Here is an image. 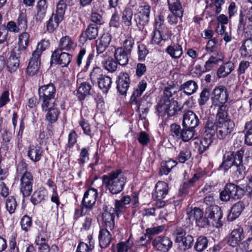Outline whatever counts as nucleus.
I'll use <instances>...</instances> for the list:
<instances>
[{
	"label": "nucleus",
	"mask_w": 252,
	"mask_h": 252,
	"mask_svg": "<svg viewBox=\"0 0 252 252\" xmlns=\"http://www.w3.org/2000/svg\"><path fill=\"white\" fill-rule=\"evenodd\" d=\"M43 111H48L46 119L50 123H55L58 119L60 112L55 108V106L52 107V108H49V109H42Z\"/></svg>",
	"instance_id": "e433bc0d"
},
{
	"label": "nucleus",
	"mask_w": 252,
	"mask_h": 252,
	"mask_svg": "<svg viewBox=\"0 0 252 252\" xmlns=\"http://www.w3.org/2000/svg\"><path fill=\"white\" fill-rule=\"evenodd\" d=\"M42 154V148L39 146H31L29 147L28 155L33 161H37L40 159Z\"/></svg>",
	"instance_id": "c85d7f7f"
},
{
	"label": "nucleus",
	"mask_w": 252,
	"mask_h": 252,
	"mask_svg": "<svg viewBox=\"0 0 252 252\" xmlns=\"http://www.w3.org/2000/svg\"><path fill=\"white\" fill-rule=\"evenodd\" d=\"M243 155L244 151L240 150L235 153L233 152V158H232V160H234V167L237 168V171L240 174L244 171V167L242 164Z\"/></svg>",
	"instance_id": "7c9ffc66"
},
{
	"label": "nucleus",
	"mask_w": 252,
	"mask_h": 252,
	"mask_svg": "<svg viewBox=\"0 0 252 252\" xmlns=\"http://www.w3.org/2000/svg\"><path fill=\"white\" fill-rule=\"evenodd\" d=\"M208 240L205 236H199L194 245L195 250L199 252L204 251L208 246Z\"/></svg>",
	"instance_id": "49530a36"
},
{
	"label": "nucleus",
	"mask_w": 252,
	"mask_h": 252,
	"mask_svg": "<svg viewBox=\"0 0 252 252\" xmlns=\"http://www.w3.org/2000/svg\"><path fill=\"white\" fill-rule=\"evenodd\" d=\"M126 178L121 170L113 171L102 177L103 184L112 194H117L123 189Z\"/></svg>",
	"instance_id": "f257e3e1"
},
{
	"label": "nucleus",
	"mask_w": 252,
	"mask_h": 252,
	"mask_svg": "<svg viewBox=\"0 0 252 252\" xmlns=\"http://www.w3.org/2000/svg\"><path fill=\"white\" fill-rule=\"evenodd\" d=\"M168 186L164 182H158L155 187V192L153 193V198L154 199L161 200L165 198L168 192Z\"/></svg>",
	"instance_id": "dca6fc26"
},
{
	"label": "nucleus",
	"mask_w": 252,
	"mask_h": 252,
	"mask_svg": "<svg viewBox=\"0 0 252 252\" xmlns=\"http://www.w3.org/2000/svg\"><path fill=\"white\" fill-rule=\"evenodd\" d=\"M33 176L31 172H26L20 179V191L24 197L29 196L32 191Z\"/></svg>",
	"instance_id": "0eeeda50"
},
{
	"label": "nucleus",
	"mask_w": 252,
	"mask_h": 252,
	"mask_svg": "<svg viewBox=\"0 0 252 252\" xmlns=\"http://www.w3.org/2000/svg\"><path fill=\"white\" fill-rule=\"evenodd\" d=\"M235 126L232 120L226 121L225 123L218 124L217 137L220 139H224L228 137Z\"/></svg>",
	"instance_id": "1a4fd4ad"
},
{
	"label": "nucleus",
	"mask_w": 252,
	"mask_h": 252,
	"mask_svg": "<svg viewBox=\"0 0 252 252\" xmlns=\"http://www.w3.org/2000/svg\"><path fill=\"white\" fill-rule=\"evenodd\" d=\"M102 70L98 67H94L90 73V78L92 82H98L104 75L102 74Z\"/></svg>",
	"instance_id": "3c124183"
},
{
	"label": "nucleus",
	"mask_w": 252,
	"mask_h": 252,
	"mask_svg": "<svg viewBox=\"0 0 252 252\" xmlns=\"http://www.w3.org/2000/svg\"><path fill=\"white\" fill-rule=\"evenodd\" d=\"M97 196V192L95 189L91 188L89 189L84 194L82 200L83 205L86 208L91 209L95 203Z\"/></svg>",
	"instance_id": "f3484780"
},
{
	"label": "nucleus",
	"mask_w": 252,
	"mask_h": 252,
	"mask_svg": "<svg viewBox=\"0 0 252 252\" xmlns=\"http://www.w3.org/2000/svg\"><path fill=\"white\" fill-rule=\"evenodd\" d=\"M243 230L242 228L239 227L234 229L231 233L228 241V244L232 247L236 246L243 239Z\"/></svg>",
	"instance_id": "a211bd4d"
},
{
	"label": "nucleus",
	"mask_w": 252,
	"mask_h": 252,
	"mask_svg": "<svg viewBox=\"0 0 252 252\" xmlns=\"http://www.w3.org/2000/svg\"><path fill=\"white\" fill-rule=\"evenodd\" d=\"M199 121L197 116L189 110L185 113L183 117V126L187 128H195L199 124Z\"/></svg>",
	"instance_id": "4468645a"
},
{
	"label": "nucleus",
	"mask_w": 252,
	"mask_h": 252,
	"mask_svg": "<svg viewBox=\"0 0 252 252\" xmlns=\"http://www.w3.org/2000/svg\"><path fill=\"white\" fill-rule=\"evenodd\" d=\"M241 57L248 58L252 56V38L245 40L239 49Z\"/></svg>",
	"instance_id": "393cba45"
},
{
	"label": "nucleus",
	"mask_w": 252,
	"mask_h": 252,
	"mask_svg": "<svg viewBox=\"0 0 252 252\" xmlns=\"http://www.w3.org/2000/svg\"><path fill=\"white\" fill-rule=\"evenodd\" d=\"M116 215V212H110L105 211L102 213V218L104 223V226L105 228H108L112 230L114 227V218Z\"/></svg>",
	"instance_id": "5701e85b"
},
{
	"label": "nucleus",
	"mask_w": 252,
	"mask_h": 252,
	"mask_svg": "<svg viewBox=\"0 0 252 252\" xmlns=\"http://www.w3.org/2000/svg\"><path fill=\"white\" fill-rule=\"evenodd\" d=\"M48 239L41 235L38 236L35 240V243L37 245L39 246L38 250L50 249L49 246L47 244Z\"/></svg>",
	"instance_id": "69168bd1"
},
{
	"label": "nucleus",
	"mask_w": 252,
	"mask_h": 252,
	"mask_svg": "<svg viewBox=\"0 0 252 252\" xmlns=\"http://www.w3.org/2000/svg\"><path fill=\"white\" fill-rule=\"evenodd\" d=\"M17 205V202L14 197L9 196L8 197L6 200V207L10 214L14 212Z\"/></svg>",
	"instance_id": "bf43d9fd"
},
{
	"label": "nucleus",
	"mask_w": 252,
	"mask_h": 252,
	"mask_svg": "<svg viewBox=\"0 0 252 252\" xmlns=\"http://www.w3.org/2000/svg\"><path fill=\"white\" fill-rule=\"evenodd\" d=\"M219 108L216 115V120L218 124L225 123L226 121L231 120L227 118L226 107L225 105L219 106Z\"/></svg>",
	"instance_id": "79ce46f5"
},
{
	"label": "nucleus",
	"mask_w": 252,
	"mask_h": 252,
	"mask_svg": "<svg viewBox=\"0 0 252 252\" xmlns=\"http://www.w3.org/2000/svg\"><path fill=\"white\" fill-rule=\"evenodd\" d=\"M63 20V19L55 16L54 14H53L47 24V31L50 32H53L58 27L60 22Z\"/></svg>",
	"instance_id": "58836bf2"
},
{
	"label": "nucleus",
	"mask_w": 252,
	"mask_h": 252,
	"mask_svg": "<svg viewBox=\"0 0 252 252\" xmlns=\"http://www.w3.org/2000/svg\"><path fill=\"white\" fill-rule=\"evenodd\" d=\"M47 46L48 42L44 40L38 44L36 50L32 54V57L27 68V73L29 75L33 76L38 72L40 65V56Z\"/></svg>",
	"instance_id": "7ed1b4c3"
},
{
	"label": "nucleus",
	"mask_w": 252,
	"mask_h": 252,
	"mask_svg": "<svg viewBox=\"0 0 252 252\" xmlns=\"http://www.w3.org/2000/svg\"><path fill=\"white\" fill-rule=\"evenodd\" d=\"M45 192L43 190H36L32 194L31 201L34 205L40 203L44 199Z\"/></svg>",
	"instance_id": "13d9d810"
},
{
	"label": "nucleus",
	"mask_w": 252,
	"mask_h": 252,
	"mask_svg": "<svg viewBox=\"0 0 252 252\" xmlns=\"http://www.w3.org/2000/svg\"><path fill=\"white\" fill-rule=\"evenodd\" d=\"M131 201L129 195L123 196L120 200H116L115 206V208L113 211H115L117 216L121 212H124L126 208V205L129 204Z\"/></svg>",
	"instance_id": "b1692460"
},
{
	"label": "nucleus",
	"mask_w": 252,
	"mask_h": 252,
	"mask_svg": "<svg viewBox=\"0 0 252 252\" xmlns=\"http://www.w3.org/2000/svg\"><path fill=\"white\" fill-rule=\"evenodd\" d=\"M42 109H49L55 105L56 88L53 84L41 86L38 89Z\"/></svg>",
	"instance_id": "f03ea898"
},
{
	"label": "nucleus",
	"mask_w": 252,
	"mask_h": 252,
	"mask_svg": "<svg viewBox=\"0 0 252 252\" xmlns=\"http://www.w3.org/2000/svg\"><path fill=\"white\" fill-rule=\"evenodd\" d=\"M190 157V152L187 148H185L180 152L178 156V159L179 162L184 163L186 161L189 159Z\"/></svg>",
	"instance_id": "338daca9"
},
{
	"label": "nucleus",
	"mask_w": 252,
	"mask_h": 252,
	"mask_svg": "<svg viewBox=\"0 0 252 252\" xmlns=\"http://www.w3.org/2000/svg\"><path fill=\"white\" fill-rule=\"evenodd\" d=\"M82 74H79L77 76V84L79 85L77 92L76 94L78 98L80 100H83L85 97L91 94V85L86 82H83L81 80Z\"/></svg>",
	"instance_id": "9b49d317"
},
{
	"label": "nucleus",
	"mask_w": 252,
	"mask_h": 252,
	"mask_svg": "<svg viewBox=\"0 0 252 252\" xmlns=\"http://www.w3.org/2000/svg\"><path fill=\"white\" fill-rule=\"evenodd\" d=\"M242 10L246 16V19L249 22H252V6L249 7L248 4H243L242 6Z\"/></svg>",
	"instance_id": "774afa93"
},
{
	"label": "nucleus",
	"mask_w": 252,
	"mask_h": 252,
	"mask_svg": "<svg viewBox=\"0 0 252 252\" xmlns=\"http://www.w3.org/2000/svg\"><path fill=\"white\" fill-rule=\"evenodd\" d=\"M19 66V60L18 57L11 55L7 63V68L10 73L15 72Z\"/></svg>",
	"instance_id": "a18cd8bd"
},
{
	"label": "nucleus",
	"mask_w": 252,
	"mask_h": 252,
	"mask_svg": "<svg viewBox=\"0 0 252 252\" xmlns=\"http://www.w3.org/2000/svg\"><path fill=\"white\" fill-rule=\"evenodd\" d=\"M87 39L93 40L95 39L98 35V26L95 24H90L86 30L82 33Z\"/></svg>",
	"instance_id": "2f4dec72"
},
{
	"label": "nucleus",
	"mask_w": 252,
	"mask_h": 252,
	"mask_svg": "<svg viewBox=\"0 0 252 252\" xmlns=\"http://www.w3.org/2000/svg\"><path fill=\"white\" fill-rule=\"evenodd\" d=\"M108 229L105 228L99 231V243L101 248L107 247L111 242V236Z\"/></svg>",
	"instance_id": "4be33fe9"
},
{
	"label": "nucleus",
	"mask_w": 252,
	"mask_h": 252,
	"mask_svg": "<svg viewBox=\"0 0 252 252\" xmlns=\"http://www.w3.org/2000/svg\"><path fill=\"white\" fill-rule=\"evenodd\" d=\"M65 8L66 4L65 2L63 0H60L57 4L56 13L54 15L63 19Z\"/></svg>",
	"instance_id": "6e6d98bb"
},
{
	"label": "nucleus",
	"mask_w": 252,
	"mask_h": 252,
	"mask_svg": "<svg viewBox=\"0 0 252 252\" xmlns=\"http://www.w3.org/2000/svg\"><path fill=\"white\" fill-rule=\"evenodd\" d=\"M203 213L202 211L198 208H194L190 211L187 210L188 219L190 222L195 221L196 223L198 219L202 216Z\"/></svg>",
	"instance_id": "c03bdc74"
},
{
	"label": "nucleus",
	"mask_w": 252,
	"mask_h": 252,
	"mask_svg": "<svg viewBox=\"0 0 252 252\" xmlns=\"http://www.w3.org/2000/svg\"><path fill=\"white\" fill-rule=\"evenodd\" d=\"M157 109L159 113L167 114L170 117L175 115L181 110V108L178 106V102L173 100V98L171 100H160Z\"/></svg>",
	"instance_id": "20e7f679"
},
{
	"label": "nucleus",
	"mask_w": 252,
	"mask_h": 252,
	"mask_svg": "<svg viewBox=\"0 0 252 252\" xmlns=\"http://www.w3.org/2000/svg\"><path fill=\"white\" fill-rule=\"evenodd\" d=\"M133 12L129 7H126L122 12V21L126 26L129 27L132 24Z\"/></svg>",
	"instance_id": "a19ab883"
},
{
	"label": "nucleus",
	"mask_w": 252,
	"mask_h": 252,
	"mask_svg": "<svg viewBox=\"0 0 252 252\" xmlns=\"http://www.w3.org/2000/svg\"><path fill=\"white\" fill-rule=\"evenodd\" d=\"M130 80L128 74L126 73H121L116 81L117 89L122 95L126 94L129 87Z\"/></svg>",
	"instance_id": "f8f14e48"
},
{
	"label": "nucleus",
	"mask_w": 252,
	"mask_h": 252,
	"mask_svg": "<svg viewBox=\"0 0 252 252\" xmlns=\"http://www.w3.org/2000/svg\"><path fill=\"white\" fill-rule=\"evenodd\" d=\"M134 20L137 26L141 29L143 28L145 26L148 24L149 17L136 14L134 15Z\"/></svg>",
	"instance_id": "864d4df0"
},
{
	"label": "nucleus",
	"mask_w": 252,
	"mask_h": 252,
	"mask_svg": "<svg viewBox=\"0 0 252 252\" xmlns=\"http://www.w3.org/2000/svg\"><path fill=\"white\" fill-rule=\"evenodd\" d=\"M218 123H215L208 119L205 123L204 126V133L205 135L209 138H212L215 134L217 133Z\"/></svg>",
	"instance_id": "c756f323"
},
{
	"label": "nucleus",
	"mask_w": 252,
	"mask_h": 252,
	"mask_svg": "<svg viewBox=\"0 0 252 252\" xmlns=\"http://www.w3.org/2000/svg\"><path fill=\"white\" fill-rule=\"evenodd\" d=\"M111 40V35L103 34L99 40L96 41V50L98 54L103 53L108 48Z\"/></svg>",
	"instance_id": "aec40b11"
},
{
	"label": "nucleus",
	"mask_w": 252,
	"mask_h": 252,
	"mask_svg": "<svg viewBox=\"0 0 252 252\" xmlns=\"http://www.w3.org/2000/svg\"><path fill=\"white\" fill-rule=\"evenodd\" d=\"M117 61H115L113 59H111L107 60L104 63V67L108 71L113 72L117 69Z\"/></svg>",
	"instance_id": "e2e57ef3"
},
{
	"label": "nucleus",
	"mask_w": 252,
	"mask_h": 252,
	"mask_svg": "<svg viewBox=\"0 0 252 252\" xmlns=\"http://www.w3.org/2000/svg\"><path fill=\"white\" fill-rule=\"evenodd\" d=\"M176 236V242L182 243L184 247V250H186L190 249L194 241L193 237L190 235H187L186 232L181 228H177L174 232Z\"/></svg>",
	"instance_id": "6e6552de"
},
{
	"label": "nucleus",
	"mask_w": 252,
	"mask_h": 252,
	"mask_svg": "<svg viewBox=\"0 0 252 252\" xmlns=\"http://www.w3.org/2000/svg\"><path fill=\"white\" fill-rule=\"evenodd\" d=\"M233 69L234 64L231 62H227L220 66L218 70V76L219 78L225 77L229 75Z\"/></svg>",
	"instance_id": "473e14b6"
},
{
	"label": "nucleus",
	"mask_w": 252,
	"mask_h": 252,
	"mask_svg": "<svg viewBox=\"0 0 252 252\" xmlns=\"http://www.w3.org/2000/svg\"><path fill=\"white\" fill-rule=\"evenodd\" d=\"M250 249H252V238H249L247 240L242 242L237 249L238 252H247Z\"/></svg>",
	"instance_id": "4d7b16f0"
},
{
	"label": "nucleus",
	"mask_w": 252,
	"mask_h": 252,
	"mask_svg": "<svg viewBox=\"0 0 252 252\" xmlns=\"http://www.w3.org/2000/svg\"><path fill=\"white\" fill-rule=\"evenodd\" d=\"M229 185V191H231L232 199H238L243 195L244 190L242 188L232 183Z\"/></svg>",
	"instance_id": "ea45409f"
},
{
	"label": "nucleus",
	"mask_w": 252,
	"mask_h": 252,
	"mask_svg": "<svg viewBox=\"0 0 252 252\" xmlns=\"http://www.w3.org/2000/svg\"><path fill=\"white\" fill-rule=\"evenodd\" d=\"M180 88L184 94L190 95L196 92L198 85L194 81L189 80L182 84Z\"/></svg>",
	"instance_id": "bb28decb"
},
{
	"label": "nucleus",
	"mask_w": 252,
	"mask_h": 252,
	"mask_svg": "<svg viewBox=\"0 0 252 252\" xmlns=\"http://www.w3.org/2000/svg\"><path fill=\"white\" fill-rule=\"evenodd\" d=\"M153 245L157 250L167 251L171 248L172 242L167 237L158 236L153 240Z\"/></svg>",
	"instance_id": "2eb2a0df"
},
{
	"label": "nucleus",
	"mask_w": 252,
	"mask_h": 252,
	"mask_svg": "<svg viewBox=\"0 0 252 252\" xmlns=\"http://www.w3.org/2000/svg\"><path fill=\"white\" fill-rule=\"evenodd\" d=\"M130 54L125 51L122 47L116 49L114 53L115 58L117 63L121 65H125L127 64Z\"/></svg>",
	"instance_id": "6ab92c4d"
},
{
	"label": "nucleus",
	"mask_w": 252,
	"mask_h": 252,
	"mask_svg": "<svg viewBox=\"0 0 252 252\" xmlns=\"http://www.w3.org/2000/svg\"><path fill=\"white\" fill-rule=\"evenodd\" d=\"M72 56L66 52H63L61 50L56 49L51 56V62L61 65L62 67L67 66L71 62Z\"/></svg>",
	"instance_id": "9d476101"
},
{
	"label": "nucleus",
	"mask_w": 252,
	"mask_h": 252,
	"mask_svg": "<svg viewBox=\"0 0 252 252\" xmlns=\"http://www.w3.org/2000/svg\"><path fill=\"white\" fill-rule=\"evenodd\" d=\"M233 157V152L227 153L226 156H224V159L220 166L223 167L225 170H227L232 166L234 167V160L232 158Z\"/></svg>",
	"instance_id": "09e8293b"
},
{
	"label": "nucleus",
	"mask_w": 252,
	"mask_h": 252,
	"mask_svg": "<svg viewBox=\"0 0 252 252\" xmlns=\"http://www.w3.org/2000/svg\"><path fill=\"white\" fill-rule=\"evenodd\" d=\"M206 214L212 225L216 227H220L222 225L221 219L222 213L220 208L217 206H209L206 208Z\"/></svg>",
	"instance_id": "39448f33"
},
{
	"label": "nucleus",
	"mask_w": 252,
	"mask_h": 252,
	"mask_svg": "<svg viewBox=\"0 0 252 252\" xmlns=\"http://www.w3.org/2000/svg\"><path fill=\"white\" fill-rule=\"evenodd\" d=\"M245 142L248 146L252 145V120L245 125Z\"/></svg>",
	"instance_id": "de8ad7c7"
},
{
	"label": "nucleus",
	"mask_w": 252,
	"mask_h": 252,
	"mask_svg": "<svg viewBox=\"0 0 252 252\" xmlns=\"http://www.w3.org/2000/svg\"><path fill=\"white\" fill-rule=\"evenodd\" d=\"M167 2L171 12H175L178 15H182L184 10L179 0H167Z\"/></svg>",
	"instance_id": "37998d69"
},
{
	"label": "nucleus",
	"mask_w": 252,
	"mask_h": 252,
	"mask_svg": "<svg viewBox=\"0 0 252 252\" xmlns=\"http://www.w3.org/2000/svg\"><path fill=\"white\" fill-rule=\"evenodd\" d=\"M228 93L224 86H220L216 87L212 94L211 99L215 106H222L227 102Z\"/></svg>",
	"instance_id": "423d86ee"
},
{
	"label": "nucleus",
	"mask_w": 252,
	"mask_h": 252,
	"mask_svg": "<svg viewBox=\"0 0 252 252\" xmlns=\"http://www.w3.org/2000/svg\"><path fill=\"white\" fill-rule=\"evenodd\" d=\"M246 17L245 14L241 9L240 13L239 16V24H238V29L240 30H247V29H250V31L249 32L250 33L248 34V36L250 35L252 33V25H248L247 27V28H244L245 26L246 25V20L244 19V17Z\"/></svg>",
	"instance_id": "5fc2aeb1"
},
{
	"label": "nucleus",
	"mask_w": 252,
	"mask_h": 252,
	"mask_svg": "<svg viewBox=\"0 0 252 252\" xmlns=\"http://www.w3.org/2000/svg\"><path fill=\"white\" fill-rule=\"evenodd\" d=\"M180 90V87L175 84L169 85L165 87L163 90V96L161 100H171Z\"/></svg>",
	"instance_id": "a878e982"
},
{
	"label": "nucleus",
	"mask_w": 252,
	"mask_h": 252,
	"mask_svg": "<svg viewBox=\"0 0 252 252\" xmlns=\"http://www.w3.org/2000/svg\"><path fill=\"white\" fill-rule=\"evenodd\" d=\"M176 165L177 162L171 159L167 161H162L159 169L160 174L161 175L163 174L167 175Z\"/></svg>",
	"instance_id": "f704fd0d"
},
{
	"label": "nucleus",
	"mask_w": 252,
	"mask_h": 252,
	"mask_svg": "<svg viewBox=\"0 0 252 252\" xmlns=\"http://www.w3.org/2000/svg\"><path fill=\"white\" fill-rule=\"evenodd\" d=\"M17 24L21 31L25 30L27 27V16L24 13H21L17 20Z\"/></svg>",
	"instance_id": "680f3d73"
},
{
	"label": "nucleus",
	"mask_w": 252,
	"mask_h": 252,
	"mask_svg": "<svg viewBox=\"0 0 252 252\" xmlns=\"http://www.w3.org/2000/svg\"><path fill=\"white\" fill-rule=\"evenodd\" d=\"M210 96V91L208 89L204 88L200 94V97L198 99V103L200 105H204L209 100Z\"/></svg>",
	"instance_id": "052dcab7"
},
{
	"label": "nucleus",
	"mask_w": 252,
	"mask_h": 252,
	"mask_svg": "<svg viewBox=\"0 0 252 252\" xmlns=\"http://www.w3.org/2000/svg\"><path fill=\"white\" fill-rule=\"evenodd\" d=\"M212 139L211 138L204 137L200 140V145L198 148V152L200 154H202L210 146L212 143Z\"/></svg>",
	"instance_id": "603ef678"
},
{
	"label": "nucleus",
	"mask_w": 252,
	"mask_h": 252,
	"mask_svg": "<svg viewBox=\"0 0 252 252\" xmlns=\"http://www.w3.org/2000/svg\"><path fill=\"white\" fill-rule=\"evenodd\" d=\"M30 35L28 33L24 32L19 36L18 50L24 51L27 48L29 43Z\"/></svg>",
	"instance_id": "4c0bfd02"
},
{
	"label": "nucleus",
	"mask_w": 252,
	"mask_h": 252,
	"mask_svg": "<svg viewBox=\"0 0 252 252\" xmlns=\"http://www.w3.org/2000/svg\"><path fill=\"white\" fill-rule=\"evenodd\" d=\"M194 128H187L183 126L182 129L181 138L184 141L187 142L192 139L194 135Z\"/></svg>",
	"instance_id": "8fccbe9b"
},
{
	"label": "nucleus",
	"mask_w": 252,
	"mask_h": 252,
	"mask_svg": "<svg viewBox=\"0 0 252 252\" xmlns=\"http://www.w3.org/2000/svg\"><path fill=\"white\" fill-rule=\"evenodd\" d=\"M146 87V81L144 80L141 81L138 85L137 87L134 89L131 97L130 102L132 104L136 105V108L137 110H139V106L140 105V100L139 97L145 91Z\"/></svg>",
	"instance_id": "ddd939ff"
},
{
	"label": "nucleus",
	"mask_w": 252,
	"mask_h": 252,
	"mask_svg": "<svg viewBox=\"0 0 252 252\" xmlns=\"http://www.w3.org/2000/svg\"><path fill=\"white\" fill-rule=\"evenodd\" d=\"M245 204L242 201H239L233 205L230 213L228 216V220L233 221L237 218L245 209Z\"/></svg>",
	"instance_id": "412c9836"
},
{
	"label": "nucleus",
	"mask_w": 252,
	"mask_h": 252,
	"mask_svg": "<svg viewBox=\"0 0 252 252\" xmlns=\"http://www.w3.org/2000/svg\"><path fill=\"white\" fill-rule=\"evenodd\" d=\"M74 46V43L71 38L68 36L63 37L60 41L59 48L58 49L63 51H69Z\"/></svg>",
	"instance_id": "72a5a7b5"
},
{
	"label": "nucleus",
	"mask_w": 252,
	"mask_h": 252,
	"mask_svg": "<svg viewBox=\"0 0 252 252\" xmlns=\"http://www.w3.org/2000/svg\"><path fill=\"white\" fill-rule=\"evenodd\" d=\"M97 84L99 88L104 93H106L111 88L112 84L111 78L108 76L104 75L103 77L97 82Z\"/></svg>",
	"instance_id": "c9c22d12"
},
{
	"label": "nucleus",
	"mask_w": 252,
	"mask_h": 252,
	"mask_svg": "<svg viewBox=\"0 0 252 252\" xmlns=\"http://www.w3.org/2000/svg\"><path fill=\"white\" fill-rule=\"evenodd\" d=\"M134 45V40L131 37H129L124 41L122 47L130 54Z\"/></svg>",
	"instance_id": "0e129e2a"
},
{
	"label": "nucleus",
	"mask_w": 252,
	"mask_h": 252,
	"mask_svg": "<svg viewBox=\"0 0 252 252\" xmlns=\"http://www.w3.org/2000/svg\"><path fill=\"white\" fill-rule=\"evenodd\" d=\"M166 52L174 59L180 58L183 54V49L181 45L177 44H171L166 49Z\"/></svg>",
	"instance_id": "cd10ccee"
}]
</instances>
